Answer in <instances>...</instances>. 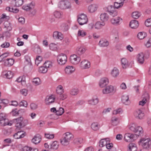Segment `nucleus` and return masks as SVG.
Here are the masks:
<instances>
[{
  "label": "nucleus",
  "mask_w": 151,
  "mask_h": 151,
  "mask_svg": "<svg viewBox=\"0 0 151 151\" xmlns=\"http://www.w3.org/2000/svg\"><path fill=\"white\" fill-rule=\"evenodd\" d=\"M73 135L71 133L68 132L64 134L63 137L61 139L60 142L64 146L68 145L70 142L73 138Z\"/></svg>",
  "instance_id": "nucleus-1"
},
{
  "label": "nucleus",
  "mask_w": 151,
  "mask_h": 151,
  "mask_svg": "<svg viewBox=\"0 0 151 151\" xmlns=\"http://www.w3.org/2000/svg\"><path fill=\"white\" fill-rule=\"evenodd\" d=\"M14 122L15 123V126L18 129L22 128L28 124L27 120L24 119L22 116L19 117L13 120Z\"/></svg>",
  "instance_id": "nucleus-2"
},
{
  "label": "nucleus",
  "mask_w": 151,
  "mask_h": 151,
  "mask_svg": "<svg viewBox=\"0 0 151 151\" xmlns=\"http://www.w3.org/2000/svg\"><path fill=\"white\" fill-rule=\"evenodd\" d=\"M139 143L144 148L149 149L151 148V140L149 138L141 139Z\"/></svg>",
  "instance_id": "nucleus-3"
},
{
  "label": "nucleus",
  "mask_w": 151,
  "mask_h": 151,
  "mask_svg": "<svg viewBox=\"0 0 151 151\" xmlns=\"http://www.w3.org/2000/svg\"><path fill=\"white\" fill-rule=\"evenodd\" d=\"M58 6L59 8L63 9H70L72 7L71 3L67 0L61 1L59 2Z\"/></svg>",
  "instance_id": "nucleus-4"
},
{
  "label": "nucleus",
  "mask_w": 151,
  "mask_h": 151,
  "mask_svg": "<svg viewBox=\"0 0 151 151\" xmlns=\"http://www.w3.org/2000/svg\"><path fill=\"white\" fill-rule=\"evenodd\" d=\"M0 124L1 126H4L7 125L11 126L12 123L9 122L5 114L1 113L0 114Z\"/></svg>",
  "instance_id": "nucleus-5"
},
{
  "label": "nucleus",
  "mask_w": 151,
  "mask_h": 151,
  "mask_svg": "<svg viewBox=\"0 0 151 151\" xmlns=\"http://www.w3.org/2000/svg\"><path fill=\"white\" fill-rule=\"evenodd\" d=\"M57 62L60 65H63L65 64L67 61L66 55L63 53H60L57 57Z\"/></svg>",
  "instance_id": "nucleus-6"
},
{
  "label": "nucleus",
  "mask_w": 151,
  "mask_h": 151,
  "mask_svg": "<svg viewBox=\"0 0 151 151\" xmlns=\"http://www.w3.org/2000/svg\"><path fill=\"white\" fill-rule=\"evenodd\" d=\"M77 20L79 24L81 25L86 24L88 21L87 16L84 14H81L78 15Z\"/></svg>",
  "instance_id": "nucleus-7"
},
{
  "label": "nucleus",
  "mask_w": 151,
  "mask_h": 151,
  "mask_svg": "<svg viewBox=\"0 0 151 151\" xmlns=\"http://www.w3.org/2000/svg\"><path fill=\"white\" fill-rule=\"evenodd\" d=\"M106 9L109 14L113 17L116 16L117 14V10L112 5L108 6L106 8Z\"/></svg>",
  "instance_id": "nucleus-8"
},
{
  "label": "nucleus",
  "mask_w": 151,
  "mask_h": 151,
  "mask_svg": "<svg viewBox=\"0 0 151 151\" xmlns=\"http://www.w3.org/2000/svg\"><path fill=\"white\" fill-rule=\"evenodd\" d=\"M70 63L74 65H77L81 61V58L77 55L74 54L70 57Z\"/></svg>",
  "instance_id": "nucleus-9"
},
{
  "label": "nucleus",
  "mask_w": 151,
  "mask_h": 151,
  "mask_svg": "<svg viewBox=\"0 0 151 151\" xmlns=\"http://www.w3.org/2000/svg\"><path fill=\"white\" fill-rule=\"evenodd\" d=\"M116 89L112 86H108L102 90V93L104 94H107L115 92Z\"/></svg>",
  "instance_id": "nucleus-10"
},
{
  "label": "nucleus",
  "mask_w": 151,
  "mask_h": 151,
  "mask_svg": "<svg viewBox=\"0 0 151 151\" xmlns=\"http://www.w3.org/2000/svg\"><path fill=\"white\" fill-rule=\"evenodd\" d=\"M135 135L130 133H126L124 136V139L126 142H132L134 139V138Z\"/></svg>",
  "instance_id": "nucleus-11"
},
{
  "label": "nucleus",
  "mask_w": 151,
  "mask_h": 151,
  "mask_svg": "<svg viewBox=\"0 0 151 151\" xmlns=\"http://www.w3.org/2000/svg\"><path fill=\"white\" fill-rule=\"evenodd\" d=\"M122 19L119 17L112 18L111 20V24L115 26L120 25L122 23Z\"/></svg>",
  "instance_id": "nucleus-12"
},
{
  "label": "nucleus",
  "mask_w": 151,
  "mask_h": 151,
  "mask_svg": "<svg viewBox=\"0 0 151 151\" xmlns=\"http://www.w3.org/2000/svg\"><path fill=\"white\" fill-rule=\"evenodd\" d=\"M55 97L54 95H51L47 96L45 100V103L46 104L50 105L54 102L55 99Z\"/></svg>",
  "instance_id": "nucleus-13"
},
{
  "label": "nucleus",
  "mask_w": 151,
  "mask_h": 151,
  "mask_svg": "<svg viewBox=\"0 0 151 151\" xmlns=\"http://www.w3.org/2000/svg\"><path fill=\"white\" fill-rule=\"evenodd\" d=\"M35 5V3L32 2L29 4L23 5L22 7V8L25 11H28L34 8Z\"/></svg>",
  "instance_id": "nucleus-14"
},
{
  "label": "nucleus",
  "mask_w": 151,
  "mask_h": 151,
  "mask_svg": "<svg viewBox=\"0 0 151 151\" xmlns=\"http://www.w3.org/2000/svg\"><path fill=\"white\" fill-rule=\"evenodd\" d=\"M145 55L142 52H141L138 53L136 57L137 60V62L140 64H143L145 61Z\"/></svg>",
  "instance_id": "nucleus-15"
},
{
  "label": "nucleus",
  "mask_w": 151,
  "mask_h": 151,
  "mask_svg": "<svg viewBox=\"0 0 151 151\" xmlns=\"http://www.w3.org/2000/svg\"><path fill=\"white\" fill-rule=\"evenodd\" d=\"M149 99V96L147 93H145L142 96V100L139 102V105L143 106Z\"/></svg>",
  "instance_id": "nucleus-16"
},
{
  "label": "nucleus",
  "mask_w": 151,
  "mask_h": 151,
  "mask_svg": "<svg viewBox=\"0 0 151 151\" xmlns=\"http://www.w3.org/2000/svg\"><path fill=\"white\" fill-rule=\"evenodd\" d=\"M80 66L83 69L88 68L91 66L90 62L87 60H84L81 62Z\"/></svg>",
  "instance_id": "nucleus-17"
},
{
  "label": "nucleus",
  "mask_w": 151,
  "mask_h": 151,
  "mask_svg": "<svg viewBox=\"0 0 151 151\" xmlns=\"http://www.w3.org/2000/svg\"><path fill=\"white\" fill-rule=\"evenodd\" d=\"M75 70V68L73 66L68 65L65 68L64 71L66 74L69 75L74 72Z\"/></svg>",
  "instance_id": "nucleus-18"
},
{
  "label": "nucleus",
  "mask_w": 151,
  "mask_h": 151,
  "mask_svg": "<svg viewBox=\"0 0 151 151\" xmlns=\"http://www.w3.org/2000/svg\"><path fill=\"white\" fill-rule=\"evenodd\" d=\"M26 135L25 132L23 131H20L15 133L13 135V138L16 139L23 138Z\"/></svg>",
  "instance_id": "nucleus-19"
},
{
  "label": "nucleus",
  "mask_w": 151,
  "mask_h": 151,
  "mask_svg": "<svg viewBox=\"0 0 151 151\" xmlns=\"http://www.w3.org/2000/svg\"><path fill=\"white\" fill-rule=\"evenodd\" d=\"M98 45L99 46L101 47H106L109 46V42L106 39L102 38L100 40Z\"/></svg>",
  "instance_id": "nucleus-20"
},
{
  "label": "nucleus",
  "mask_w": 151,
  "mask_h": 151,
  "mask_svg": "<svg viewBox=\"0 0 151 151\" xmlns=\"http://www.w3.org/2000/svg\"><path fill=\"white\" fill-rule=\"evenodd\" d=\"M134 116L137 119H142L144 116V114L142 111L140 109L136 110L134 113Z\"/></svg>",
  "instance_id": "nucleus-21"
},
{
  "label": "nucleus",
  "mask_w": 151,
  "mask_h": 151,
  "mask_svg": "<svg viewBox=\"0 0 151 151\" xmlns=\"http://www.w3.org/2000/svg\"><path fill=\"white\" fill-rule=\"evenodd\" d=\"M121 62L122 68L123 69H126L129 66V62L128 60L125 58H121Z\"/></svg>",
  "instance_id": "nucleus-22"
},
{
  "label": "nucleus",
  "mask_w": 151,
  "mask_h": 151,
  "mask_svg": "<svg viewBox=\"0 0 151 151\" xmlns=\"http://www.w3.org/2000/svg\"><path fill=\"white\" fill-rule=\"evenodd\" d=\"M108 83V79L106 78H103L100 80L99 84V86L101 88H103L107 85Z\"/></svg>",
  "instance_id": "nucleus-23"
},
{
  "label": "nucleus",
  "mask_w": 151,
  "mask_h": 151,
  "mask_svg": "<svg viewBox=\"0 0 151 151\" xmlns=\"http://www.w3.org/2000/svg\"><path fill=\"white\" fill-rule=\"evenodd\" d=\"M98 7V5L96 4H92L88 6V10L89 12L93 13L97 10Z\"/></svg>",
  "instance_id": "nucleus-24"
},
{
  "label": "nucleus",
  "mask_w": 151,
  "mask_h": 151,
  "mask_svg": "<svg viewBox=\"0 0 151 151\" xmlns=\"http://www.w3.org/2000/svg\"><path fill=\"white\" fill-rule=\"evenodd\" d=\"M53 37L54 39H58L60 40H62L63 38L62 34L58 31H55L54 32Z\"/></svg>",
  "instance_id": "nucleus-25"
},
{
  "label": "nucleus",
  "mask_w": 151,
  "mask_h": 151,
  "mask_svg": "<svg viewBox=\"0 0 151 151\" xmlns=\"http://www.w3.org/2000/svg\"><path fill=\"white\" fill-rule=\"evenodd\" d=\"M122 101L123 103L126 105L130 104V101L129 99V95L127 94L123 95L122 98Z\"/></svg>",
  "instance_id": "nucleus-26"
},
{
  "label": "nucleus",
  "mask_w": 151,
  "mask_h": 151,
  "mask_svg": "<svg viewBox=\"0 0 151 151\" xmlns=\"http://www.w3.org/2000/svg\"><path fill=\"white\" fill-rule=\"evenodd\" d=\"M86 50V48L84 47L79 46L76 49V52L79 55H81L85 52Z\"/></svg>",
  "instance_id": "nucleus-27"
},
{
  "label": "nucleus",
  "mask_w": 151,
  "mask_h": 151,
  "mask_svg": "<svg viewBox=\"0 0 151 151\" xmlns=\"http://www.w3.org/2000/svg\"><path fill=\"white\" fill-rule=\"evenodd\" d=\"M41 140L40 135L39 134H37L32 139V142L35 144H37L40 142Z\"/></svg>",
  "instance_id": "nucleus-28"
},
{
  "label": "nucleus",
  "mask_w": 151,
  "mask_h": 151,
  "mask_svg": "<svg viewBox=\"0 0 151 151\" xmlns=\"http://www.w3.org/2000/svg\"><path fill=\"white\" fill-rule=\"evenodd\" d=\"M129 25L132 28L136 29L139 26V23L136 20H132L131 21Z\"/></svg>",
  "instance_id": "nucleus-29"
},
{
  "label": "nucleus",
  "mask_w": 151,
  "mask_h": 151,
  "mask_svg": "<svg viewBox=\"0 0 151 151\" xmlns=\"http://www.w3.org/2000/svg\"><path fill=\"white\" fill-rule=\"evenodd\" d=\"M98 102L99 99L96 97H93L92 99L88 101V104L92 105H94L97 104Z\"/></svg>",
  "instance_id": "nucleus-30"
},
{
  "label": "nucleus",
  "mask_w": 151,
  "mask_h": 151,
  "mask_svg": "<svg viewBox=\"0 0 151 151\" xmlns=\"http://www.w3.org/2000/svg\"><path fill=\"white\" fill-rule=\"evenodd\" d=\"M100 17L101 20L103 22L107 21L109 19L108 15L105 13H101L100 15Z\"/></svg>",
  "instance_id": "nucleus-31"
},
{
  "label": "nucleus",
  "mask_w": 151,
  "mask_h": 151,
  "mask_svg": "<svg viewBox=\"0 0 151 151\" xmlns=\"http://www.w3.org/2000/svg\"><path fill=\"white\" fill-rule=\"evenodd\" d=\"M128 147V151H136L137 150V146L134 143H130Z\"/></svg>",
  "instance_id": "nucleus-32"
},
{
  "label": "nucleus",
  "mask_w": 151,
  "mask_h": 151,
  "mask_svg": "<svg viewBox=\"0 0 151 151\" xmlns=\"http://www.w3.org/2000/svg\"><path fill=\"white\" fill-rule=\"evenodd\" d=\"M5 65L7 66H11L14 63V60L12 58L6 59L4 62Z\"/></svg>",
  "instance_id": "nucleus-33"
},
{
  "label": "nucleus",
  "mask_w": 151,
  "mask_h": 151,
  "mask_svg": "<svg viewBox=\"0 0 151 151\" xmlns=\"http://www.w3.org/2000/svg\"><path fill=\"white\" fill-rule=\"evenodd\" d=\"M16 81L21 83L22 86H25L26 85L25 77L24 76H20L17 78Z\"/></svg>",
  "instance_id": "nucleus-34"
},
{
  "label": "nucleus",
  "mask_w": 151,
  "mask_h": 151,
  "mask_svg": "<svg viewBox=\"0 0 151 151\" xmlns=\"http://www.w3.org/2000/svg\"><path fill=\"white\" fill-rule=\"evenodd\" d=\"M119 74L118 69L116 67L114 68L111 72V76L114 78L116 77Z\"/></svg>",
  "instance_id": "nucleus-35"
},
{
  "label": "nucleus",
  "mask_w": 151,
  "mask_h": 151,
  "mask_svg": "<svg viewBox=\"0 0 151 151\" xmlns=\"http://www.w3.org/2000/svg\"><path fill=\"white\" fill-rule=\"evenodd\" d=\"M111 124L114 126H116L119 124V119L118 118L113 117L111 118Z\"/></svg>",
  "instance_id": "nucleus-36"
},
{
  "label": "nucleus",
  "mask_w": 151,
  "mask_h": 151,
  "mask_svg": "<svg viewBox=\"0 0 151 151\" xmlns=\"http://www.w3.org/2000/svg\"><path fill=\"white\" fill-rule=\"evenodd\" d=\"M143 130L142 127H141L137 126L135 131L134 132L136 133L135 135H137V136H139L142 134L143 133Z\"/></svg>",
  "instance_id": "nucleus-37"
},
{
  "label": "nucleus",
  "mask_w": 151,
  "mask_h": 151,
  "mask_svg": "<svg viewBox=\"0 0 151 151\" xmlns=\"http://www.w3.org/2000/svg\"><path fill=\"white\" fill-rule=\"evenodd\" d=\"M3 75L4 76V77L8 79L11 78L13 76V74L10 71L3 72Z\"/></svg>",
  "instance_id": "nucleus-38"
},
{
  "label": "nucleus",
  "mask_w": 151,
  "mask_h": 151,
  "mask_svg": "<svg viewBox=\"0 0 151 151\" xmlns=\"http://www.w3.org/2000/svg\"><path fill=\"white\" fill-rule=\"evenodd\" d=\"M32 83L35 86H37L41 84V83L40 79L38 78H34L32 81Z\"/></svg>",
  "instance_id": "nucleus-39"
},
{
  "label": "nucleus",
  "mask_w": 151,
  "mask_h": 151,
  "mask_svg": "<svg viewBox=\"0 0 151 151\" xmlns=\"http://www.w3.org/2000/svg\"><path fill=\"white\" fill-rule=\"evenodd\" d=\"M59 143L56 141L53 142L50 144V148L53 150H57L59 147Z\"/></svg>",
  "instance_id": "nucleus-40"
},
{
  "label": "nucleus",
  "mask_w": 151,
  "mask_h": 151,
  "mask_svg": "<svg viewBox=\"0 0 151 151\" xmlns=\"http://www.w3.org/2000/svg\"><path fill=\"white\" fill-rule=\"evenodd\" d=\"M100 127V125L97 122L93 123L91 125V128L93 130L97 131L98 130Z\"/></svg>",
  "instance_id": "nucleus-41"
},
{
  "label": "nucleus",
  "mask_w": 151,
  "mask_h": 151,
  "mask_svg": "<svg viewBox=\"0 0 151 151\" xmlns=\"http://www.w3.org/2000/svg\"><path fill=\"white\" fill-rule=\"evenodd\" d=\"M109 141V139L106 138L105 139H101L99 143V146L101 147H102L106 145Z\"/></svg>",
  "instance_id": "nucleus-42"
},
{
  "label": "nucleus",
  "mask_w": 151,
  "mask_h": 151,
  "mask_svg": "<svg viewBox=\"0 0 151 151\" xmlns=\"http://www.w3.org/2000/svg\"><path fill=\"white\" fill-rule=\"evenodd\" d=\"M137 36L139 39L142 40L147 36V34L145 32H140L138 34Z\"/></svg>",
  "instance_id": "nucleus-43"
},
{
  "label": "nucleus",
  "mask_w": 151,
  "mask_h": 151,
  "mask_svg": "<svg viewBox=\"0 0 151 151\" xmlns=\"http://www.w3.org/2000/svg\"><path fill=\"white\" fill-rule=\"evenodd\" d=\"M64 92L63 86L60 85L58 86L56 88V92L59 94H62Z\"/></svg>",
  "instance_id": "nucleus-44"
},
{
  "label": "nucleus",
  "mask_w": 151,
  "mask_h": 151,
  "mask_svg": "<svg viewBox=\"0 0 151 151\" xmlns=\"http://www.w3.org/2000/svg\"><path fill=\"white\" fill-rule=\"evenodd\" d=\"M9 52H7L1 54V58H0V62L2 61L4 62L6 60L5 58L9 55Z\"/></svg>",
  "instance_id": "nucleus-45"
},
{
  "label": "nucleus",
  "mask_w": 151,
  "mask_h": 151,
  "mask_svg": "<svg viewBox=\"0 0 151 151\" xmlns=\"http://www.w3.org/2000/svg\"><path fill=\"white\" fill-rule=\"evenodd\" d=\"M79 90L77 88H73L70 91V94L73 96L76 95L78 93Z\"/></svg>",
  "instance_id": "nucleus-46"
},
{
  "label": "nucleus",
  "mask_w": 151,
  "mask_h": 151,
  "mask_svg": "<svg viewBox=\"0 0 151 151\" xmlns=\"http://www.w3.org/2000/svg\"><path fill=\"white\" fill-rule=\"evenodd\" d=\"M6 9L9 12H12L14 13H17L19 12V10L17 8L14 9L12 7H6Z\"/></svg>",
  "instance_id": "nucleus-47"
},
{
  "label": "nucleus",
  "mask_w": 151,
  "mask_h": 151,
  "mask_svg": "<svg viewBox=\"0 0 151 151\" xmlns=\"http://www.w3.org/2000/svg\"><path fill=\"white\" fill-rule=\"evenodd\" d=\"M141 15V13L137 11L133 12L132 14V17L135 19H137Z\"/></svg>",
  "instance_id": "nucleus-48"
},
{
  "label": "nucleus",
  "mask_w": 151,
  "mask_h": 151,
  "mask_svg": "<svg viewBox=\"0 0 151 151\" xmlns=\"http://www.w3.org/2000/svg\"><path fill=\"white\" fill-rule=\"evenodd\" d=\"M86 33L84 30L79 29L78 32V36L83 37L86 35Z\"/></svg>",
  "instance_id": "nucleus-49"
},
{
  "label": "nucleus",
  "mask_w": 151,
  "mask_h": 151,
  "mask_svg": "<svg viewBox=\"0 0 151 151\" xmlns=\"http://www.w3.org/2000/svg\"><path fill=\"white\" fill-rule=\"evenodd\" d=\"M45 137L47 139H52L54 138V135L50 133H47L45 134Z\"/></svg>",
  "instance_id": "nucleus-50"
},
{
  "label": "nucleus",
  "mask_w": 151,
  "mask_h": 151,
  "mask_svg": "<svg viewBox=\"0 0 151 151\" xmlns=\"http://www.w3.org/2000/svg\"><path fill=\"white\" fill-rule=\"evenodd\" d=\"M44 66L47 69V68H50L52 67V63L50 61H47L44 63Z\"/></svg>",
  "instance_id": "nucleus-51"
},
{
  "label": "nucleus",
  "mask_w": 151,
  "mask_h": 151,
  "mask_svg": "<svg viewBox=\"0 0 151 151\" xmlns=\"http://www.w3.org/2000/svg\"><path fill=\"white\" fill-rule=\"evenodd\" d=\"M24 2L23 0H15V6L17 7L20 6L22 5Z\"/></svg>",
  "instance_id": "nucleus-52"
},
{
  "label": "nucleus",
  "mask_w": 151,
  "mask_h": 151,
  "mask_svg": "<svg viewBox=\"0 0 151 151\" xmlns=\"http://www.w3.org/2000/svg\"><path fill=\"white\" fill-rule=\"evenodd\" d=\"M68 25L65 23H63L61 25V29L63 31H66L68 29Z\"/></svg>",
  "instance_id": "nucleus-53"
},
{
  "label": "nucleus",
  "mask_w": 151,
  "mask_h": 151,
  "mask_svg": "<svg viewBox=\"0 0 151 151\" xmlns=\"http://www.w3.org/2000/svg\"><path fill=\"white\" fill-rule=\"evenodd\" d=\"M137 126V125L135 124L132 123L129 125V128L131 131L134 132Z\"/></svg>",
  "instance_id": "nucleus-54"
},
{
  "label": "nucleus",
  "mask_w": 151,
  "mask_h": 151,
  "mask_svg": "<svg viewBox=\"0 0 151 151\" xmlns=\"http://www.w3.org/2000/svg\"><path fill=\"white\" fill-rule=\"evenodd\" d=\"M42 58L40 56H37L36 58L35 63L36 65H38L42 61Z\"/></svg>",
  "instance_id": "nucleus-55"
},
{
  "label": "nucleus",
  "mask_w": 151,
  "mask_h": 151,
  "mask_svg": "<svg viewBox=\"0 0 151 151\" xmlns=\"http://www.w3.org/2000/svg\"><path fill=\"white\" fill-rule=\"evenodd\" d=\"M22 111H24V110L22 109H20L18 111V112L17 109H13L11 111V114L13 116H16L18 114V112L19 113Z\"/></svg>",
  "instance_id": "nucleus-56"
},
{
  "label": "nucleus",
  "mask_w": 151,
  "mask_h": 151,
  "mask_svg": "<svg viewBox=\"0 0 151 151\" xmlns=\"http://www.w3.org/2000/svg\"><path fill=\"white\" fill-rule=\"evenodd\" d=\"M5 28L8 31H10L12 29V27L10 23L8 22H6L4 23Z\"/></svg>",
  "instance_id": "nucleus-57"
},
{
  "label": "nucleus",
  "mask_w": 151,
  "mask_h": 151,
  "mask_svg": "<svg viewBox=\"0 0 151 151\" xmlns=\"http://www.w3.org/2000/svg\"><path fill=\"white\" fill-rule=\"evenodd\" d=\"M123 5V3L122 2H115L114 4V7L116 9H118L119 8L122 7Z\"/></svg>",
  "instance_id": "nucleus-58"
},
{
  "label": "nucleus",
  "mask_w": 151,
  "mask_h": 151,
  "mask_svg": "<svg viewBox=\"0 0 151 151\" xmlns=\"http://www.w3.org/2000/svg\"><path fill=\"white\" fill-rule=\"evenodd\" d=\"M64 110L63 108L60 107L59 109L57 110L56 115L60 116L62 115L64 112Z\"/></svg>",
  "instance_id": "nucleus-59"
},
{
  "label": "nucleus",
  "mask_w": 151,
  "mask_h": 151,
  "mask_svg": "<svg viewBox=\"0 0 151 151\" xmlns=\"http://www.w3.org/2000/svg\"><path fill=\"white\" fill-rule=\"evenodd\" d=\"M47 71V69L45 67L41 66L38 69L39 72L42 73H45Z\"/></svg>",
  "instance_id": "nucleus-60"
},
{
  "label": "nucleus",
  "mask_w": 151,
  "mask_h": 151,
  "mask_svg": "<svg viewBox=\"0 0 151 151\" xmlns=\"http://www.w3.org/2000/svg\"><path fill=\"white\" fill-rule=\"evenodd\" d=\"M74 142L76 144H79L83 142V139L82 138H77L74 140Z\"/></svg>",
  "instance_id": "nucleus-61"
},
{
  "label": "nucleus",
  "mask_w": 151,
  "mask_h": 151,
  "mask_svg": "<svg viewBox=\"0 0 151 151\" xmlns=\"http://www.w3.org/2000/svg\"><path fill=\"white\" fill-rule=\"evenodd\" d=\"M28 105L27 102L24 101L22 100L21 101L19 104V106H23L25 107H27Z\"/></svg>",
  "instance_id": "nucleus-62"
},
{
  "label": "nucleus",
  "mask_w": 151,
  "mask_h": 151,
  "mask_svg": "<svg viewBox=\"0 0 151 151\" xmlns=\"http://www.w3.org/2000/svg\"><path fill=\"white\" fill-rule=\"evenodd\" d=\"M49 47L50 50H55L57 49V45L55 44L52 43L50 44Z\"/></svg>",
  "instance_id": "nucleus-63"
},
{
  "label": "nucleus",
  "mask_w": 151,
  "mask_h": 151,
  "mask_svg": "<svg viewBox=\"0 0 151 151\" xmlns=\"http://www.w3.org/2000/svg\"><path fill=\"white\" fill-rule=\"evenodd\" d=\"M145 45L147 48H149L151 47V37L148 39L146 43L145 44Z\"/></svg>",
  "instance_id": "nucleus-64"
}]
</instances>
